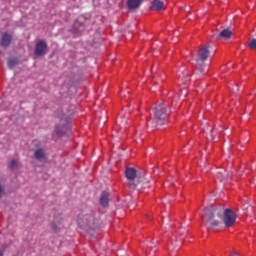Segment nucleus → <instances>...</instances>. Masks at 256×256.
<instances>
[{
	"instance_id": "a211bd4d",
	"label": "nucleus",
	"mask_w": 256,
	"mask_h": 256,
	"mask_svg": "<svg viewBox=\"0 0 256 256\" xmlns=\"http://www.w3.org/2000/svg\"><path fill=\"white\" fill-rule=\"evenodd\" d=\"M175 249V236L171 237V243L168 244V251H173Z\"/></svg>"
},
{
	"instance_id": "f8f14e48",
	"label": "nucleus",
	"mask_w": 256,
	"mask_h": 256,
	"mask_svg": "<svg viewBox=\"0 0 256 256\" xmlns=\"http://www.w3.org/2000/svg\"><path fill=\"white\" fill-rule=\"evenodd\" d=\"M216 179H219L220 183H225V181L229 179V174L225 169H221L218 172H216Z\"/></svg>"
},
{
	"instance_id": "393cba45",
	"label": "nucleus",
	"mask_w": 256,
	"mask_h": 256,
	"mask_svg": "<svg viewBox=\"0 0 256 256\" xmlns=\"http://www.w3.org/2000/svg\"><path fill=\"white\" fill-rule=\"evenodd\" d=\"M239 254H237V252H233L230 256H237Z\"/></svg>"
},
{
	"instance_id": "423d86ee",
	"label": "nucleus",
	"mask_w": 256,
	"mask_h": 256,
	"mask_svg": "<svg viewBox=\"0 0 256 256\" xmlns=\"http://www.w3.org/2000/svg\"><path fill=\"white\" fill-rule=\"evenodd\" d=\"M49 47L47 45V41L45 40H39L36 42L34 53L36 57H45L47 55Z\"/></svg>"
},
{
	"instance_id": "2eb2a0df",
	"label": "nucleus",
	"mask_w": 256,
	"mask_h": 256,
	"mask_svg": "<svg viewBox=\"0 0 256 256\" xmlns=\"http://www.w3.org/2000/svg\"><path fill=\"white\" fill-rule=\"evenodd\" d=\"M231 35H233V32L231 30L224 29L219 33L218 37L219 39H231Z\"/></svg>"
},
{
	"instance_id": "aec40b11",
	"label": "nucleus",
	"mask_w": 256,
	"mask_h": 256,
	"mask_svg": "<svg viewBox=\"0 0 256 256\" xmlns=\"http://www.w3.org/2000/svg\"><path fill=\"white\" fill-rule=\"evenodd\" d=\"M129 185H130V188H131V189H135V187H137L136 184H133V183H131V182L129 183Z\"/></svg>"
},
{
	"instance_id": "6ab92c4d",
	"label": "nucleus",
	"mask_w": 256,
	"mask_h": 256,
	"mask_svg": "<svg viewBox=\"0 0 256 256\" xmlns=\"http://www.w3.org/2000/svg\"><path fill=\"white\" fill-rule=\"evenodd\" d=\"M17 66V60H15V59H10L9 61H8V67H9V69H13L14 67H16Z\"/></svg>"
},
{
	"instance_id": "1a4fd4ad",
	"label": "nucleus",
	"mask_w": 256,
	"mask_h": 256,
	"mask_svg": "<svg viewBox=\"0 0 256 256\" xmlns=\"http://www.w3.org/2000/svg\"><path fill=\"white\" fill-rule=\"evenodd\" d=\"M34 157L37 161H40L41 163H45L47 161V153H45V150L42 148H38L34 152Z\"/></svg>"
},
{
	"instance_id": "4468645a",
	"label": "nucleus",
	"mask_w": 256,
	"mask_h": 256,
	"mask_svg": "<svg viewBox=\"0 0 256 256\" xmlns=\"http://www.w3.org/2000/svg\"><path fill=\"white\" fill-rule=\"evenodd\" d=\"M140 5H141V0H128L127 1V7L130 10L139 9Z\"/></svg>"
},
{
	"instance_id": "4be33fe9",
	"label": "nucleus",
	"mask_w": 256,
	"mask_h": 256,
	"mask_svg": "<svg viewBox=\"0 0 256 256\" xmlns=\"http://www.w3.org/2000/svg\"><path fill=\"white\" fill-rule=\"evenodd\" d=\"M149 247H150V249H153V247H155V245L153 244V242H151V243L149 244Z\"/></svg>"
},
{
	"instance_id": "7ed1b4c3",
	"label": "nucleus",
	"mask_w": 256,
	"mask_h": 256,
	"mask_svg": "<svg viewBox=\"0 0 256 256\" xmlns=\"http://www.w3.org/2000/svg\"><path fill=\"white\" fill-rule=\"evenodd\" d=\"M55 117H56V126L54 130V135L57 137L63 136L65 133V127L67 125V115L63 113V110H58L55 112Z\"/></svg>"
},
{
	"instance_id": "f257e3e1",
	"label": "nucleus",
	"mask_w": 256,
	"mask_h": 256,
	"mask_svg": "<svg viewBox=\"0 0 256 256\" xmlns=\"http://www.w3.org/2000/svg\"><path fill=\"white\" fill-rule=\"evenodd\" d=\"M204 221L207 229L219 227L222 223L226 228H230L235 225L237 214L230 208L208 206L204 210Z\"/></svg>"
},
{
	"instance_id": "dca6fc26",
	"label": "nucleus",
	"mask_w": 256,
	"mask_h": 256,
	"mask_svg": "<svg viewBox=\"0 0 256 256\" xmlns=\"http://www.w3.org/2000/svg\"><path fill=\"white\" fill-rule=\"evenodd\" d=\"M152 8L155 11H163V9H165L164 4L161 0H154L152 3Z\"/></svg>"
},
{
	"instance_id": "f3484780",
	"label": "nucleus",
	"mask_w": 256,
	"mask_h": 256,
	"mask_svg": "<svg viewBox=\"0 0 256 256\" xmlns=\"http://www.w3.org/2000/svg\"><path fill=\"white\" fill-rule=\"evenodd\" d=\"M9 169H17L19 167V160L12 159L8 165Z\"/></svg>"
},
{
	"instance_id": "9d476101",
	"label": "nucleus",
	"mask_w": 256,
	"mask_h": 256,
	"mask_svg": "<svg viewBox=\"0 0 256 256\" xmlns=\"http://www.w3.org/2000/svg\"><path fill=\"white\" fill-rule=\"evenodd\" d=\"M125 177L128 181H135L137 179V169L133 167L126 168Z\"/></svg>"
},
{
	"instance_id": "20e7f679",
	"label": "nucleus",
	"mask_w": 256,
	"mask_h": 256,
	"mask_svg": "<svg viewBox=\"0 0 256 256\" xmlns=\"http://www.w3.org/2000/svg\"><path fill=\"white\" fill-rule=\"evenodd\" d=\"M210 53L209 46H203L198 50L195 61L200 73L204 72L205 61L209 59Z\"/></svg>"
},
{
	"instance_id": "bb28decb",
	"label": "nucleus",
	"mask_w": 256,
	"mask_h": 256,
	"mask_svg": "<svg viewBox=\"0 0 256 256\" xmlns=\"http://www.w3.org/2000/svg\"><path fill=\"white\" fill-rule=\"evenodd\" d=\"M1 53H3V52L0 50V55H1Z\"/></svg>"
},
{
	"instance_id": "5701e85b",
	"label": "nucleus",
	"mask_w": 256,
	"mask_h": 256,
	"mask_svg": "<svg viewBox=\"0 0 256 256\" xmlns=\"http://www.w3.org/2000/svg\"><path fill=\"white\" fill-rule=\"evenodd\" d=\"M146 125H147V126L151 125V120H147Z\"/></svg>"
},
{
	"instance_id": "412c9836",
	"label": "nucleus",
	"mask_w": 256,
	"mask_h": 256,
	"mask_svg": "<svg viewBox=\"0 0 256 256\" xmlns=\"http://www.w3.org/2000/svg\"><path fill=\"white\" fill-rule=\"evenodd\" d=\"M5 255V249H0V256H4Z\"/></svg>"
},
{
	"instance_id": "0eeeda50",
	"label": "nucleus",
	"mask_w": 256,
	"mask_h": 256,
	"mask_svg": "<svg viewBox=\"0 0 256 256\" xmlns=\"http://www.w3.org/2000/svg\"><path fill=\"white\" fill-rule=\"evenodd\" d=\"M11 41H13V35L9 34V32H3L0 38V47L7 49L11 45Z\"/></svg>"
},
{
	"instance_id": "f03ea898",
	"label": "nucleus",
	"mask_w": 256,
	"mask_h": 256,
	"mask_svg": "<svg viewBox=\"0 0 256 256\" xmlns=\"http://www.w3.org/2000/svg\"><path fill=\"white\" fill-rule=\"evenodd\" d=\"M169 104L161 103L160 105L156 106L154 110V117L157 125H165L167 123V117H169Z\"/></svg>"
},
{
	"instance_id": "39448f33",
	"label": "nucleus",
	"mask_w": 256,
	"mask_h": 256,
	"mask_svg": "<svg viewBox=\"0 0 256 256\" xmlns=\"http://www.w3.org/2000/svg\"><path fill=\"white\" fill-rule=\"evenodd\" d=\"M77 223L80 227H93V225H95V216L93 215V212L80 214Z\"/></svg>"
},
{
	"instance_id": "b1692460",
	"label": "nucleus",
	"mask_w": 256,
	"mask_h": 256,
	"mask_svg": "<svg viewBox=\"0 0 256 256\" xmlns=\"http://www.w3.org/2000/svg\"><path fill=\"white\" fill-rule=\"evenodd\" d=\"M210 139H215V135L214 134H210Z\"/></svg>"
},
{
	"instance_id": "6e6552de",
	"label": "nucleus",
	"mask_w": 256,
	"mask_h": 256,
	"mask_svg": "<svg viewBox=\"0 0 256 256\" xmlns=\"http://www.w3.org/2000/svg\"><path fill=\"white\" fill-rule=\"evenodd\" d=\"M64 221H65V219L63 218V214L55 213L54 220L52 222L53 231H59V229H60L61 225H63Z\"/></svg>"
},
{
	"instance_id": "ddd939ff",
	"label": "nucleus",
	"mask_w": 256,
	"mask_h": 256,
	"mask_svg": "<svg viewBox=\"0 0 256 256\" xmlns=\"http://www.w3.org/2000/svg\"><path fill=\"white\" fill-rule=\"evenodd\" d=\"M100 205H102V207H109L108 192H106V191L102 192L101 197H100Z\"/></svg>"
},
{
	"instance_id": "a878e982",
	"label": "nucleus",
	"mask_w": 256,
	"mask_h": 256,
	"mask_svg": "<svg viewBox=\"0 0 256 256\" xmlns=\"http://www.w3.org/2000/svg\"><path fill=\"white\" fill-rule=\"evenodd\" d=\"M157 125H160V124H157V123H156V124H154V127H157Z\"/></svg>"
},
{
	"instance_id": "9b49d317",
	"label": "nucleus",
	"mask_w": 256,
	"mask_h": 256,
	"mask_svg": "<svg viewBox=\"0 0 256 256\" xmlns=\"http://www.w3.org/2000/svg\"><path fill=\"white\" fill-rule=\"evenodd\" d=\"M83 21H85V18L79 17L75 23H74V31L76 33H82V31H85V24H83Z\"/></svg>"
},
{
	"instance_id": "cd10ccee",
	"label": "nucleus",
	"mask_w": 256,
	"mask_h": 256,
	"mask_svg": "<svg viewBox=\"0 0 256 256\" xmlns=\"http://www.w3.org/2000/svg\"><path fill=\"white\" fill-rule=\"evenodd\" d=\"M179 247H181V244H179Z\"/></svg>"
}]
</instances>
